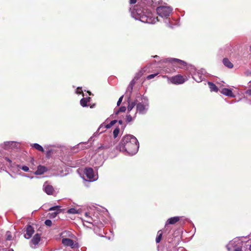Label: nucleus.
Segmentation results:
<instances>
[{"mask_svg": "<svg viewBox=\"0 0 251 251\" xmlns=\"http://www.w3.org/2000/svg\"><path fill=\"white\" fill-rule=\"evenodd\" d=\"M126 110V107L125 106H122L119 108V110L115 113V114H118L119 113V112H125Z\"/></svg>", "mask_w": 251, "mask_h": 251, "instance_id": "31", "label": "nucleus"}, {"mask_svg": "<svg viewBox=\"0 0 251 251\" xmlns=\"http://www.w3.org/2000/svg\"><path fill=\"white\" fill-rule=\"evenodd\" d=\"M119 132H120V130L118 128H116L114 130L113 136H114V138H116L118 136V135L119 133Z\"/></svg>", "mask_w": 251, "mask_h": 251, "instance_id": "28", "label": "nucleus"}, {"mask_svg": "<svg viewBox=\"0 0 251 251\" xmlns=\"http://www.w3.org/2000/svg\"><path fill=\"white\" fill-rule=\"evenodd\" d=\"M137 0H130V3L131 4H134L136 2Z\"/></svg>", "mask_w": 251, "mask_h": 251, "instance_id": "44", "label": "nucleus"}, {"mask_svg": "<svg viewBox=\"0 0 251 251\" xmlns=\"http://www.w3.org/2000/svg\"><path fill=\"white\" fill-rule=\"evenodd\" d=\"M134 80L133 79L131 81L130 84L129 85V86L127 88V90L130 91V93L131 92V91L132 90V87H133V85H134Z\"/></svg>", "mask_w": 251, "mask_h": 251, "instance_id": "30", "label": "nucleus"}, {"mask_svg": "<svg viewBox=\"0 0 251 251\" xmlns=\"http://www.w3.org/2000/svg\"><path fill=\"white\" fill-rule=\"evenodd\" d=\"M47 171V169L43 166H38L37 171L35 172L36 175H42Z\"/></svg>", "mask_w": 251, "mask_h": 251, "instance_id": "17", "label": "nucleus"}, {"mask_svg": "<svg viewBox=\"0 0 251 251\" xmlns=\"http://www.w3.org/2000/svg\"><path fill=\"white\" fill-rule=\"evenodd\" d=\"M169 61H172L175 63H176L177 64H178V67L181 68L185 66L186 64L185 62L183 61L176 58H170L169 59Z\"/></svg>", "mask_w": 251, "mask_h": 251, "instance_id": "13", "label": "nucleus"}, {"mask_svg": "<svg viewBox=\"0 0 251 251\" xmlns=\"http://www.w3.org/2000/svg\"><path fill=\"white\" fill-rule=\"evenodd\" d=\"M32 147H34L35 149H36L37 150L40 151L41 152H44V150L43 148L40 146L39 144L35 143L31 145Z\"/></svg>", "mask_w": 251, "mask_h": 251, "instance_id": "22", "label": "nucleus"}, {"mask_svg": "<svg viewBox=\"0 0 251 251\" xmlns=\"http://www.w3.org/2000/svg\"><path fill=\"white\" fill-rule=\"evenodd\" d=\"M163 77H167L168 81L175 84H180L183 83L186 80L183 76L181 75H177L171 78H169L166 76H163Z\"/></svg>", "mask_w": 251, "mask_h": 251, "instance_id": "7", "label": "nucleus"}, {"mask_svg": "<svg viewBox=\"0 0 251 251\" xmlns=\"http://www.w3.org/2000/svg\"><path fill=\"white\" fill-rule=\"evenodd\" d=\"M172 11V8L168 6H161L156 8L157 14L162 18H168Z\"/></svg>", "mask_w": 251, "mask_h": 251, "instance_id": "4", "label": "nucleus"}, {"mask_svg": "<svg viewBox=\"0 0 251 251\" xmlns=\"http://www.w3.org/2000/svg\"><path fill=\"white\" fill-rule=\"evenodd\" d=\"M15 145V143L14 142H6L4 143V148L5 149H8L12 148Z\"/></svg>", "mask_w": 251, "mask_h": 251, "instance_id": "21", "label": "nucleus"}, {"mask_svg": "<svg viewBox=\"0 0 251 251\" xmlns=\"http://www.w3.org/2000/svg\"><path fill=\"white\" fill-rule=\"evenodd\" d=\"M208 86L210 89L211 91L218 92V88L212 82H208Z\"/></svg>", "mask_w": 251, "mask_h": 251, "instance_id": "20", "label": "nucleus"}, {"mask_svg": "<svg viewBox=\"0 0 251 251\" xmlns=\"http://www.w3.org/2000/svg\"><path fill=\"white\" fill-rule=\"evenodd\" d=\"M85 217H86V218H88L89 217H90V216L89 215V213H87V212H86V213H85Z\"/></svg>", "mask_w": 251, "mask_h": 251, "instance_id": "45", "label": "nucleus"}, {"mask_svg": "<svg viewBox=\"0 0 251 251\" xmlns=\"http://www.w3.org/2000/svg\"><path fill=\"white\" fill-rule=\"evenodd\" d=\"M34 229L31 226H28L26 228V232L25 237L26 239H29L34 233Z\"/></svg>", "mask_w": 251, "mask_h": 251, "instance_id": "11", "label": "nucleus"}, {"mask_svg": "<svg viewBox=\"0 0 251 251\" xmlns=\"http://www.w3.org/2000/svg\"><path fill=\"white\" fill-rule=\"evenodd\" d=\"M91 98H83L80 100V103L82 106L85 107L87 106V102L90 101Z\"/></svg>", "mask_w": 251, "mask_h": 251, "instance_id": "19", "label": "nucleus"}, {"mask_svg": "<svg viewBox=\"0 0 251 251\" xmlns=\"http://www.w3.org/2000/svg\"><path fill=\"white\" fill-rule=\"evenodd\" d=\"M123 97H124V96H122L119 99L118 102H117V105L118 106H119L123 100Z\"/></svg>", "mask_w": 251, "mask_h": 251, "instance_id": "36", "label": "nucleus"}, {"mask_svg": "<svg viewBox=\"0 0 251 251\" xmlns=\"http://www.w3.org/2000/svg\"><path fill=\"white\" fill-rule=\"evenodd\" d=\"M245 75H247V76H250V75H251V71H249V70H247L245 72Z\"/></svg>", "mask_w": 251, "mask_h": 251, "instance_id": "39", "label": "nucleus"}, {"mask_svg": "<svg viewBox=\"0 0 251 251\" xmlns=\"http://www.w3.org/2000/svg\"><path fill=\"white\" fill-rule=\"evenodd\" d=\"M119 123L120 124H122V121H119Z\"/></svg>", "mask_w": 251, "mask_h": 251, "instance_id": "46", "label": "nucleus"}, {"mask_svg": "<svg viewBox=\"0 0 251 251\" xmlns=\"http://www.w3.org/2000/svg\"><path fill=\"white\" fill-rule=\"evenodd\" d=\"M157 75V74H152V75H149L147 76V78L148 79H152V78H154Z\"/></svg>", "mask_w": 251, "mask_h": 251, "instance_id": "34", "label": "nucleus"}, {"mask_svg": "<svg viewBox=\"0 0 251 251\" xmlns=\"http://www.w3.org/2000/svg\"><path fill=\"white\" fill-rule=\"evenodd\" d=\"M107 148H108V147H107V146H101L100 147L98 148V150H100L101 149H107Z\"/></svg>", "mask_w": 251, "mask_h": 251, "instance_id": "43", "label": "nucleus"}, {"mask_svg": "<svg viewBox=\"0 0 251 251\" xmlns=\"http://www.w3.org/2000/svg\"><path fill=\"white\" fill-rule=\"evenodd\" d=\"M41 236L38 233L36 234L32 238L31 241V247L33 248H35V246L37 245L40 241Z\"/></svg>", "mask_w": 251, "mask_h": 251, "instance_id": "10", "label": "nucleus"}, {"mask_svg": "<svg viewBox=\"0 0 251 251\" xmlns=\"http://www.w3.org/2000/svg\"><path fill=\"white\" fill-rule=\"evenodd\" d=\"M162 235V231L161 230H159L158 231V235L156 238V242L158 243L160 242Z\"/></svg>", "mask_w": 251, "mask_h": 251, "instance_id": "23", "label": "nucleus"}, {"mask_svg": "<svg viewBox=\"0 0 251 251\" xmlns=\"http://www.w3.org/2000/svg\"><path fill=\"white\" fill-rule=\"evenodd\" d=\"M223 62L224 64L229 68H232L233 67L232 63L227 58H224Z\"/></svg>", "mask_w": 251, "mask_h": 251, "instance_id": "18", "label": "nucleus"}, {"mask_svg": "<svg viewBox=\"0 0 251 251\" xmlns=\"http://www.w3.org/2000/svg\"><path fill=\"white\" fill-rule=\"evenodd\" d=\"M60 206H56L49 208V211H53V212L49 213V217L50 218H55L57 215L60 213L61 210L60 209Z\"/></svg>", "mask_w": 251, "mask_h": 251, "instance_id": "9", "label": "nucleus"}, {"mask_svg": "<svg viewBox=\"0 0 251 251\" xmlns=\"http://www.w3.org/2000/svg\"><path fill=\"white\" fill-rule=\"evenodd\" d=\"M148 102H139L136 105L137 111L140 114H145L148 109Z\"/></svg>", "mask_w": 251, "mask_h": 251, "instance_id": "8", "label": "nucleus"}, {"mask_svg": "<svg viewBox=\"0 0 251 251\" xmlns=\"http://www.w3.org/2000/svg\"><path fill=\"white\" fill-rule=\"evenodd\" d=\"M126 120L127 122H130L132 120V118L130 115H127L126 116Z\"/></svg>", "mask_w": 251, "mask_h": 251, "instance_id": "33", "label": "nucleus"}, {"mask_svg": "<svg viewBox=\"0 0 251 251\" xmlns=\"http://www.w3.org/2000/svg\"><path fill=\"white\" fill-rule=\"evenodd\" d=\"M250 250L251 251V245L250 247Z\"/></svg>", "mask_w": 251, "mask_h": 251, "instance_id": "47", "label": "nucleus"}, {"mask_svg": "<svg viewBox=\"0 0 251 251\" xmlns=\"http://www.w3.org/2000/svg\"><path fill=\"white\" fill-rule=\"evenodd\" d=\"M44 190L48 195L53 194V188L51 185L46 184L44 185Z\"/></svg>", "mask_w": 251, "mask_h": 251, "instance_id": "12", "label": "nucleus"}, {"mask_svg": "<svg viewBox=\"0 0 251 251\" xmlns=\"http://www.w3.org/2000/svg\"><path fill=\"white\" fill-rule=\"evenodd\" d=\"M135 105V102H131L129 103L127 107V110L128 112L130 111Z\"/></svg>", "mask_w": 251, "mask_h": 251, "instance_id": "24", "label": "nucleus"}, {"mask_svg": "<svg viewBox=\"0 0 251 251\" xmlns=\"http://www.w3.org/2000/svg\"><path fill=\"white\" fill-rule=\"evenodd\" d=\"M84 222L86 223H88L89 225H93V220L91 217H89L88 218H86V220H84Z\"/></svg>", "mask_w": 251, "mask_h": 251, "instance_id": "25", "label": "nucleus"}, {"mask_svg": "<svg viewBox=\"0 0 251 251\" xmlns=\"http://www.w3.org/2000/svg\"><path fill=\"white\" fill-rule=\"evenodd\" d=\"M45 224L46 226H50L52 225V222L50 220H47L45 221Z\"/></svg>", "mask_w": 251, "mask_h": 251, "instance_id": "32", "label": "nucleus"}, {"mask_svg": "<svg viewBox=\"0 0 251 251\" xmlns=\"http://www.w3.org/2000/svg\"><path fill=\"white\" fill-rule=\"evenodd\" d=\"M82 93V90L81 88L78 87L76 90V93L79 94Z\"/></svg>", "mask_w": 251, "mask_h": 251, "instance_id": "35", "label": "nucleus"}, {"mask_svg": "<svg viewBox=\"0 0 251 251\" xmlns=\"http://www.w3.org/2000/svg\"><path fill=\"white\" fill-rule=\"evenodd\" d=\"M130 11L133 18L143 23L155 24L158 21L157 17L154 18L152 16V13L147 12L146 14H145L142 9L138 6H134L133 9L130 8Z\"/></svg>", "mask_w": 251, "mask_h": 251, "instance_id": "2", "label": "nucleus"}, {"mask_svg": "<svg viewBox=\"0 0 251 251\" xmlns=\"http://www.w3.org/2000/svg\"><path fill=\"white\" fill-rule=\"evenodd\" d=\"M242 243L240 239L238 238H236L229 242L226 246V248L228 251H231L239 246H242Z\"/></svg>", "mask_w": 251, "mask_h": 251, "instance_id": "6", "label": "nucleus"}, {"mask_svg": "<svg viewBox=\"0 0 251 251\" xmlns=\"http://www.w3.org/2000/svg\"><path fill=\"white\" fill-rule=\"evenodd\" d=\"M85 176H83L84 179H88L90 181H93L97 179L98 177L94 174L93 170L92 168H86L84 171Z\"/></svg>", "mask_w": 251, "mask_h": 251, "instance_id": "5", "label": "nucleus"}, {"mask_svg": "<svg viewBox=\"0 0 251 251\" xmlns=\"http://www.w3.org/2000/svg\"><path fill=\"white\" fill-rule=\"evenodd\" d=\"M246 94L248 96H251V90H248L246 91Z\"/></svg>", "mask_w": 251, "mask_h": 251, "instance_id": "41", "label": "nucleus"}, {"mask_svg": "<svg viewBox=\"0 0 251 251\" xmlns=\"http://www.w3.org/2000/svg\"><path fill=\"white\" fill-rule=\"evenodd\" d=\"M234 251H242L241 249V246H239L237 248H236L234 250Z\"/></svg>", "mask_w": 251, "mask_h": 251, "instance_id": "40", "label": "nucleus"}, {"mask_svg": "<svg viewBox=\"0 0 251 251\" xmlns=\"http://www.w3.org/2000/svg\"><path fill=\"white\" fill-rule=\"evenodd\" d=\"M75 235L70 231H64V246L70 247L71 248H75L76 244Z\"/></svg>", "mask_w": 251, "mask_h": 251, "instance_id": "3", "label": "nucleus"}, {"mask_svg": "<svg viewBox=\"0 0 251 251\" xmlns=\"http://www.w3.org/2000/svg\"><path fill=\"white\" fill-rule=\"evenodd\" d=\"M193 77L197 82H201L203 79L202 75H201L199 72H197V73H195Z\"/></svg>", "mask_w": 251, "mask_h": 251, "instance_id": "15", "label": "nucleus"}, {"mask_svg": "<svg viewBox=\"0 0 251 251\" xmlns=\"http://www.w3.org/2000/svg\"><path fill=\"white\" fill-rule=\"evenodd\" d=\"M138 148L139 144L137 139L131 135H127L123 137L119 144L120 151L126 152L131 155L136 153Z\"/></svg>", "mask_w": 251, "mask_h": 251, "instance_id": "1", "label": "nucleus"}, {"mask_svg": "<svg viewBox=\"0 0 251 251\" xmlns=\"http://www.w3.org/2000/svg\"><path fill=\"white\" fill-rule=\"evenodd\" d=\"M67 212L69 214H75L78 213V211L75 208H71L68 210Z\"/></svg>", "mask_w": 251, "mask_h": 251, "instance_id": "29", "label": "nucleus"}, {"mask_svg": "<svg viewBox=\"0 0 251 251\" xmlns=\"http://www.w3.org/2000/svg\"><path fill=\"white\" fill-rule=\"evenodd\" d=\"M221 92L222 94H223L226 96H230L231 97H234L231 90L230 89H229L227 88L223 89Z\"/></svg>", "mask_w": 251, "mask_h": 251, "instance_id": "14", "label": "nucleus"}, {"mask_svg": "<svg viewBox=\"0 0 251 251\" xmlns=\"http://www.w3.org/2000/svg\"><path fill=\"white\" fill-rule=\"evenodd\" d=\"M142 75V72H140L137 74H136V76H135V79H137L138 78H139L141 75Z\"/></svg>", "mask_w": 251, "mask_h": 251, "instance_id": "38", "label": "nucleus"}, {"mask_svg": "<svg viewBox=\"0 0 251 251\" xmlns=\"http://www.w3.org/2000/svg\"><path fill=\"white\" fill-rule=\"evenodd\" d=\"M22 169L25 172H27L29 170V168L26 166H24L22 167Z\"/></svg>", "mask_w": 251, "mask_h": 251, "instance_id": "37", "label": "nucleus"}, {"mask_svg": "<svg viewBox=\"0 0 251 251\" xmlns=\"http://www.w3.org/2000/svg\"><path fill=\"white\" fill-rule=\"evenodd\" d=\"M6 238L7 240H11L12 239V236L10 231H7L6 233Z\"/></svg>", "mask_w": 251, "mask_h": 251, "instance_id": "27", "label": "nucleus"}, {"mask_svg": "<svg viewBox=\"0 0 251 251\" xmlns=\"http://www.w3.org/2000/svg\"><path fill=\"white\" fill-rule=\"evenodd\" d=\"M179 220V218L178 217H174L171 218L167 220V221L166 223V225H167L168 224H175L177 222H178Z\"/></svg>", "mask_w": 251, "mask_h": 251, "instance_id": "16", "label": "nucleus"}, {"mask_svg": "<svg viewBox=\"0 0 251 251\" xmlns=\"http://www.w3.org/2000/svg\"><path fill=\"white\" fill-rule=\"evenodd\" d=\"M116 122H117L116 120H113V121H111V122L109 124L106 125L105 126V127L106 128H109L112 126H113Z\"/></svg>", "mask_w": 251, "mask_h": 251, "instance_id": "26", "label": "nucleus"}, {"mask_svg": "<svg viewBox=\"0 0 251 251\" xmlns=\"http://www.w3.org/2000/svg\"><path fill=\"white\" fill-rule=\"evenodd\" d=\"M87 224L88 223H86L85 222H84V220L83 221V226L91 228V226H90L91 225H87Z\"/></svg>", "mask_w": 251, "mask_h": 251, "instance_id": "42", "label": "nucleus"}]
</instances>
